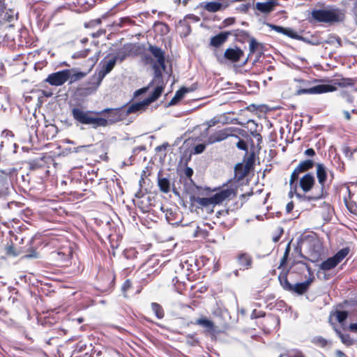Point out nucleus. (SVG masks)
Listing matches in <instances>:
<instances>
[{
  "label": "nucleus",
  "instance_id": "nucleus-1",
  "mask_svg": "<svg viewBox=\"0 0 357 357\" xmlns=\"http://www.w3.org/2000/svg\"><path fill=\"white\" fill-rule=\"evenodd\" d=\"M73 119L84 125H91L94 129L99 127H107L109 125L122 121L126 117L124 107L112 109L106 108L96 112L91 110H83L78 107L72 109Z\"/></svg>",
  "mask_w": 357,
  "mask_h": 357
},
{
  "label": "nucleus",
  "instance_id": "nucleus-2",
  "mask_svg": "<svg viewBox=\"0 0 357 357\" xmlns=\"http://www.w3.org/2000/svg\"><path fill=\"white\" fill-rule=\"evenodd\" d=\"M345 18L344 12L340 8L316 9L311 13V22L335 23L343 22Z\"/></svg>",
  "mask_w": 357,
  "mask_h": 357
},
{
  "label": "nucleus",
  "instance_id": "nucleus-3",
  "mask_svg": "<svg viewBox=\"0 0 357 357\" xmlns=\"http://www.w3.org/2000/svg\"><path fill=\"white\" fill-rule=\"evenodd\" d=\"M317 177L319 185L314 188L312 195H301L299 193H296V196L301 201L310 202L312 200L323 199L326 196L327 192L325 183L327 178V173L324 164H317Z\"/></svg>",
  "mask_w": 357,
  "mask_h": 357
},
{
  "label": "nucleus",
  "instance_id": "nucleus-4",
  "mask_svg": "<svg viewBox=\"0 0 357 357\" xmlns=\"http://www.w3.org/2000/svg\"><path fill=\"white\" fill-rule=\"evenodd\" d=\"M349 251L350 250L347 247L341 249L335 255L324 261L319 265V268L322 271H330L334 268L348 255Z\"/></svg>",
  "mask_w": 357,
  "mask_h": 357
},
{
  "label": "nucleus",
  "instance_id": "nucleus-5",
  "mask_svg": "<svg viewBox=\"0 0 357 357\" xmlns=\"http://www.w3.org/2000/svg\"><path fill=\"white\" fill-rule=\"evenodd\" d=\"M116 59H114L113 56L110 55L106 57L103 61H102V68L99 70L98 75L93 78L96 82L95 89L99 86L104 77L112 70L116 65Z\"/></svg>",
  "mask_w": 357,
  "mask_h": 357
},
{
  "label": "nucleus",
  "instance_id": "nucleus-6",
  "mask_svg": "<svg viewBox=\"0 0 357 357\" xmlns=\"http://www.w3.org/2000/svg\"><path fill=\"white\" fill-rule=\"evenodd\" d=\"M158 91H156V93L151 94L149 97L143 101L133 103L128 107H124L125 112H126V116L132 113L142 112L145 111V109L151 102H154L158 98Z\"/></svg>",
  "mask_w": 357,
  "mask_h": 357
},
{
  "label": "nucleus",
  "instance_id": "nucleus-7",
  "mask_svg": "<svg viewBox=\"0 0 357 357\" xmlns=\"http://www.w3.org/2000/svg\"><path fill=\"white\" fill-rule=\"evenodd\" d=\"M337 89L335 86L330 84H318L308 89H300L296 91V95L303 94H321L327 92H332Z\"/></svg>",
  "mask_w": 357,
  "mask_h": 357
},
{
  "label": "nucleus",
  "instance_id": "nucleus-8",
  "mask_svg": "<svg viewBox=\"0 0 357 357\" xmlns=\"http://www.w3.org/2000/svg\"><path fill=\"white\" fill-rule=\"evenodd\" d=\"M69 79L68 69L50 74L45 79L52 86H61Z\"/></svg>",
  "mask_w": 357,
  "mask_h": 357
},
{
  "label": "nucleus",
  "instance_id": "nucleus-9",
  "mask_svg": "<svg viewBox=\"0 0 357 357\" xmlns=\"http://www.w3.org/2000/svg\"><path fill=\"white\" fill-rule=\"evenodd\" d=\"M236 188L231 185L220 190L218 192L213 195L215 204H220L228 199L234 197L236 195Z\"/></svg>",
  "mask_w": 357,
  "mask_h": 357
},
{
  "label": "nucleus",
  "instance_id": "nucleus-10",
  "mask_svg": "<svg viewBox=\"0 0 357 357\" xmlns=\"http://www.w3.org/2000/svg\"><path fill=\"white\" fill-rule=\"evenodd\" d=\"M149 51L157 59L158 63L161 66L163 71L166 70L165 52L155 45H149Z\"/></svg>",
  "mask_w": 357,
  "mask_h": 357
},
{
  "label": "nucleus",
  "instance_id": "nucleus-11",
  "mask_svg": "<svg viewBox=\"0 0 357 357\" xmlns=\"http://www.w3.org/2000/svg\"><path fill=\"white\" fill-rule=\"evenodd\" d=\"M161 210L165 213V218L169 224L178 225L181 222V215L179 213L169 208L162 207Z\"/></svg>",
  "mask_w": 357,
  "mask_h": 357
},
{
  "label": "nucleus",
  "instance_id": "nucleus-12",
  "mask_svg": "<svg viewBox=\"0 0 357 357\" xmlns=\"http://www.w3.org/2000/svg\"><path fill=\"white\" fill-rule=\"evenodd\" d=\"M232 136L229 129H223L215 132L208 137V143L211 144L215 142H221L226 139L228 137Z\"/></svg>",
  "mask_w": 357,
  "mask_h": 357
},
{
  "label": "nucleus",
  "instance_id": "nucleus-13",
  "mask_svg": "<svg viewBox=\"0 0 357 357\" xmlns=\"http://www.w3.org/2000/svg\"><path fill=\"white\" fill-rule=\"evenodd\" d=\"M313 280L314 277H310L307 280L303 282H297L293 284L292 290L290 292L296 293L298 295L303 294L308 290Z\"/></svg>",
  "mask_w": 357,
  "mask_h": 357
},
{
  "label": "nucleus",
  "instance_id": "nucleus-14",
  "mask_svg": "<svg viewBox=\"0 0 357 357\" xmlns=\"http://www.w3.org/2000/svg\"><path fill=\"white\" fill-rule=\"evenodd\" d=\"M243 56V52L238 47L228 48L224 53V56L231 62H237Z\"/></svg>",
  "mask_w": 357,
  "mask_h": 357
},
{
  "label": "nucleus",
  "instance_id": "nucleus-15",
  "mask_svg": "<svg viewBox=\"0 0 357 357\" xmlns=\"http://www.w3.org/2000/svg\"><path fill=\"white\" fill-rule=\"evenodd\" d=\"M314 177L311 174H305L300 180V186L305 192H309L314 185Z\"/></svg>",
  "mask_w": 357,
  "mask_h": 357
},
{
  "label": "nucleus",
  "instance_id": "nucleus-16",
  "mask_svg": "<svg viewBox=\"0 0 357 357\" xmlns=\"http://www.w3.org/2000/svg\"><path fill=\"white\" fill-rule=\"evenodd\" d=\"M71 250L68 248L65 250H58L52 252V258L59 263L67 262L69 261L71 256Z\"/></svg>",
  "mask_w": 357,
  "mask_h": 357
},
{
  "label": "nucleus",
  "instance_id": "nucleus-17",
  "mask_svg": "<svg viewBox=\"0 0 357 357\" xmlns=\"http://www.w3.org/2000/svg\"><path fill=\"white\" fill-rule=\"evenodd\" d=\"M191 324L202 326L206 333H212L215 331L213 322L206 317L197 319L194 322L192 321Z\"/></svg>",
  "mask_w": 357,
  "mask_h": 357
},
{
  "label": "nucleus",
  "instance_id": "nucleus-18",
  "mask_svg": "<svg viewBox=\"0 0 357 357\" xmlns=\"http://www.w3.org/2000/svg\"><path fill=\"white\" fill-rule=\"evenodd\" d=\"M289 272V269L284 270L282 269V271L280 272V275H278V280L280 282V285L283 288L284 290L290 292L292 290L293 284H291L287 278V275Z\"/></svg>",
  "mask_w": 357,
  "mask_h": 357
},
{
  "label": "nucleus",
  "instance_id": "nucleus-19",
  "mask_svg": "<svg viewBox=\"0 0 357 357\" xmlns=\"http://www.w3.org/2000/svg\"><path fill=\"white\" fill-rule=\"evenodd\" d=\"M229 35H231L230 32H221L211 38L210 44L215 47H218L227 40Z\"/></svg>",
  "mask_w": 357,
  "mask_h": 357
},
{
  "label": "nucleus",
  "instance_id": "nucleus-20",
  "mask_svg": "<svg viewBox=\"0 0 357 357\" xmlns=\"http://www.w3.org/2000/svg\"><path fill=\"white\" fill-rule=\"evenodd\" d=\"M161 176L162 171H160L158 174V185L161 192L168 193L171 188L170 180L167 178H162Z\"/></svg>",
  "mask_w": 357,
  "mask_h": 357
},
{
  "label": "nucleus",
  "instance_id": "nucleus-21",
  "mask_svg": "<svg viewBox=\"0 0 357 357\" xmlns=\"http://www.w3.org/2000/svg\"><path fill=\"white\" fill-rule=\"evenodd\" d=\"M238 261L241 268L248 269L252 266V259L249 254L241 253L238 257Z\"/></svg>",
  "mask_w": 357,
  "mask_h": 357
},
{
  "label": "nucleus",
  "instance_id": "nucleus-22",
  "mask_svg": "<svg viewBox=\"0 0 357 357\" xmlns=\"http://www.w3.org/2000/svg\"><path fill=\"white\" fill-rule=\"evenodd\" d=\"M276 3L273 1L267 2H257L256 3V8L261 13H269L273 10Z\"/></svg>",
  "mask_w": 357,
  "mask_h": 357
},
{
  "label": "nucleus",
  "instance_id": "nucleus-23",
  "mask_svg": "<svg viewBox=\"0 0 357 357\" xmlns=\"http://www.w3.org/2000/svg\"><path fill=\"white\" fill-rule=\"evenodd\" d=\"M321 208L324 220L326 222L330 221L333 214V208L332 206L328 203L324 202L322 203Z\"/></svg>",
  "mask_w": 357,
  "mask_h": 357
},
{
  "label": "nucleus",
  "instance_id": "nucleus-24",
  "mask_svg": "<svg viewBox=\"0 0 357 357\" xmlns=\"http://www.w3.org/2000/svg\"><path fill=\"white\" fill-rule=\"evenodd\" d=\"M201 7L211 13L219 11L222 8V4L217 1L203 2L200 4Z\"/></svg>",
  "mask_w": 357,
  "mask_h": 357
},
{
  "label": "nucleus",
  "instance_id": "nucleus-25",
  "mask_svg": "<svg viewBox=\"0 0 357 357\" xmlns=\"http://www.w3.org/2000/svg\"><path fill=\"white\" fill-rule=\"evenodd\" d=\"M268 26L272 30H274L278 33L288 36L292 38H298V36L290 29H285L282 26L274 24H268Z\"/></svg>",
  "mask_w": 357,
  "mask_h": 357
},
{
  "label": "nucleus",
  "instance_id": "nucleus-26",
  "mask_svg": "<svg viewBox=\"0 0 357 357\" xmlns=\"http://www.w3.org/2000/svg\"><path fill=\"white\" fill-rule=\"evenodd\" d=\"M87 73L75 71V69L68 70V76H69V84H71L78 80L82 79L86 75Z\"/></svg>",
  "mask_w": 357,
  "mask_h": 357
},
{
  "label": "nucleus",
  "instance_id": "nucleus-27",
  "mask_svg": "<svg viewBox=\"0 0 357 357\" xmlns=\"http://www.w3.org/2000/svg\"><path fill=\"white\" fill-rule=\"evenodd\" d=\"M150 84L156 85V87L155 88L152 94H154L155 93H156V91H158V98H159L160 96V95L162 94L163 89H164V86H165L163 77H153V79L152 82L150 83Z\"/></svg>",
  "mask_w": 357,
  "mask_h": 357
},
{
  "label": "nucleus",
  "instance_id": "nucleus-28",
  "mask_svg": "<svg viewBox=\"0 0 357 357\" xmlns=\"http://www.w3.org/2000/svg\"><path fill=\"white\" fill-rule=\"evenodd\" d=\"M151 306L155 317L159 319H162L165 316V312L162 307L160 304L154 302L151 303Z\"/></svg>",
  "mask_w": 357,
  "mask_h": 357
},
{
  "label": "nucleus",
  "instance_id": "nucleus-29",
  "mask_svg": "<svg viewBox=\"0 0 357 357\" xmlns=\"http://www.w3.org/2000/svg\"><path fill=\"white\" fill-rule=\"evenodd\" d=\"M334 330L338 337L341 339V341L343 344L349 346L353 344V340L351 339L349 335L343 334L340 329L334 327Z\"/></svg>",
  "mask_w": 357,
  "mask_h": 357
},
{
  "label": "nucleus",
  "instance_id": "nucleus-30",
  "mask_svg": "<svg viewBox=\"0 0 357 357\" xmlns=\"http://www.w3.org/2000/svg\"><path fill=\"white\" fill-rule=\"evenodd\" d=\"M314 162L312 160H305L299 163L296 167L301 172H306L313 167Z\"/></svg>",
  "mask_w": 357,
  "mask_h": 357
},
{
  "label": "nucleus",
  "instance_id": "nucleus-31",
  "mask_svg": "<svg viewBox=\"0 0 357 357\" xmlns=\"http://www.w3.org/2000/svg\"><path fill=\"white\" fill-rule=\"evenodd\" d=\"M196 202L198 204L204 207H207L211 205H215V201L213 199V196L210 197H198L196 199Z\"/></svg>",
  "mask_w": 357,
  "mask_h": 357
},
{
  "label": "nucleus",
  "instance_id": "nucleus-32",
  "mask_svg": "<svg viewBox=\"0 0 357 357\" xmlns=\"http://www.w3.org/2000/svg\"><path fill=\"white\" fill-rule=\"evenodd\" d=\"M291 241H289L286 246L283 257L280 259V265L278 266L279 269L282 268L287 261L289 255L291 250Z\"/></svg>",
  "mask_w": 357,
  "mask_h": 357
},
{
  "label": "nucleus",
  "instance_id": "nucleus-33",
  "mask_svg": "<svg viewBox=\"0 0 357 357\" xmlns=\"http://www.w3.org/2000/svg\"><path fill=\"white\" fill-rule=\"evenodd\" d=\"M259 44L257 43V41L254 38H252L250 39V43H249L250 54L248 55V57L243 62V65L248 62V59L250 56V55L254 54L256 52L257 49L259 47Z\"/></svg>",
  "mask_w": 357,
  "mask_h": 357
},
{
  "label": "nucleus",
  "instance_id": "nucleus-34",
  "mask_svg": "<svg viewBox=\"0 0 357 357\" xmlns=\"http://www.w3.org/2000/svg\"><path fill=\"white\" fill-rule=\"evenodd\" d=\"M179 24L183 27L182 34L183 36H188L191 32L190 25L186 22L185 19L180 20Z\"/></svg>",
  "mask_w": 357,
  "mask_h": 357
},
{
  "label": "nucleus",
  "instance_id": "nucleus-35",
  "mask_svg": "<svg viewBox=\"0 0 357 357\" xmlns=\"http://www.w3.org/2000/svg\"><path fill=\"white\" fill-rule=\"evenodd\" d=\"M301 39L303 40L304 41L307 42L309 44L313 45H319L321 44H324V40L321 38H314L312 37L311 39H306L303 37H299Z\"/></svg>",
  "mask_w": 357,
  "mask_h": 357
},
{
  "label": "nucleus",
  "instance_id": "nucleus-36",
  "mask_svg": "<svg viewBox=\"0 0 357 357\" xmlns=\"http://www.w3.org/2000/svg\"><path fill=\"white\" fill-rule=\"evenodd\" d=\"M335 43H337L339 46L341 45L340 38L335 35H331L328 40H324V43L334 44Z\"/></svg>",
  "mask_w": 357,
  "mask_h": 357
},
{
  "label": "nucleus",
  "instance_id": "nucleus-37",
  "mask_svg": "<svg viewBox=\"0 0 357 357\" xmlns=\"http://www.w3.org/2000/svg\"><path fill=\"white\" fill-rule=\"evenodd\" d=\"M347 311H337L336 312L337 320L340 324H342L347 319Z\"/></svg>",
  "mask_w": 357,
  "mask_h": 357
},
{
  "label": "nucleus",
  "instance_id": "nucleus-38",
  "mask_svg": "<svg viewBox=\"0 0 357 357\" xmlns=\"http://www.w3.org/2000/svg\"><path fill=\"white\" fill-rule=\"evenodd\" d=\"M0 172L6 176H13L17 172V169L15 167H8L6 169H0Z\"/></svg>",
  "mask_w": 357,
  "mask_h": 357
},
{
  "label": "nucleus",
  "instance_id": "nucleus-39",
  "mask_svg": "<svg viewBox=\"0 0 357 357\" xmlns=\"http://www.w3.org/2000/svg\"><path fill=\"white\" fill-rule=\"evenodd\" d=\"M302 173L300 170H298V168L296 167L293 172L291 173V178H290V185L292 186L293 184L296 181L298 180L299 177V174Z\"/></svg>",
  "mask_w": 357,
  "mask_h": 357
},
{
  "label": "nucleus",
  "instance_id": "nucleus-40",
  "mask_svg": "<svg viewBox=\"0 0 357 357\" xmlns=\"http://www.w3.org/2000/svg\"><path fill=\"white\" fill-rule=\"evenodd\" d=\"M89 52V49L76 52L73 54V58H74V59L84 58L88 55Z\"/></svg>",
  "mask_w": 357,
  "mask_h": 357
},
{
  "label": "nucleus",
  "instance_id": "nucleus-41",
  "mask_svg": "<svg viewBox=\"0 0 357 357\" xmlns=\"http://www.w3.org/2000/svg\"><path fill=\"white\" fill-rule=\"evenodd\" d=\"M153 69L154 70V77H162V68L161 66L158 63H154L153 65Z\"/></svg>",
  "mask_w": 357,
  "mask_h": 357
},
{
  "label": "nucleus",
  "instance_id": "nucleus-42",
  "mask_svg": "<svg viewBox=\"0 0 357 357\" xmlns=\"http://www.w3.org/2000/svg\"><path fill=\"white\" fill-rule=\"evenodd\" d=\"M312 342L321 347H324L327 344V341L320 336L314 337L312 340Z\"/></svg>",
  "mask_w": 357,
  "mask_h": 357
},
{
  "label": "nucleus",
  "instance_id": "nucleus-43",
  "mask_svg": "<svg viewBox=\"0 0 357 357\" xmlns=\"http://www.w3.org/2000/svg\"><path fill=\"white\" fill-rule=\"evenodd\" d=\"M251 4L250 3H242L236 7V10L240 13H245L248 12L249 8H250Z\"/></svg>",
  "mask_w": 357,
  "mask_h": 357
},
{
  "label": "nucleus",
  "instance_id": "nucleus-44",
  "mask_svg": "<svg viewBox=\"0 0 357 357\" xmlns=\"http://www.w3.org/2000/svg\"><path fill=\"white\" fill-rule=\"evenodd\" d=\"M128 56L127 52L125 50L119 51L116 56H112L114 59H116V61L119 60L123 61Z\"/></svg>",
  "mask_w": 357,
  "mask_h": 357
},
{
  "label": "nucleus",
  "instance_id": "nucleus-45",
  "mask_svg": "<svg viewBox=\"0 0 357 357\" xmlns=\"http://www.w3.org/2000/svg\"><path fill=\"white\" fill-rule=\"evenodd\" d=\"M131 287V281L130 280H126L121 286V291L124 294V296L126 297V292Z\"/></svg>",
  "mask_w": 357,
  "mask_h": 357
},
{
  "label": "nucleus",
  "instance_id": "nucleus-46",
  "mask_svg": "<svg viewBox=\"0 0 357 357\" xmlns=\"http://www.w3.org/2000/svg\"><path fill=\"white\" fill-rule=\"evenodd\" d=\"M338 86L341 87H345L347 86L353 85L352 79H342L340 82L336 83Z\"/></svg>",
  "mask_w": 357,
  "mask_h": 357
},
{
  "label": "nucleus",
  "instance_id": "nucleus-47",
  "mask_svg": "<svg viewBox=\"0 0 357 357\" xmlns=\"http://www.w3.org/2000/svg\"><path fill=\"white\" fill-rule=\"evenodd\" d=\"M205 149H206V144H199L195 146L193 153L195 154H200V153H203Z\"/></svg>",
  "mask_w": 357,
  "mask_h": 357
},
{
  "label": "nucleus",
  "instance_id": "nucleus-48",
  "mask_svg": "<svg viewBox=\"0 0 357 357\" xmlns=\"http://www.w3.org/2000/svg\"><path fill=\"white\" fill-rule=\"evenodd\" d=\"M186 92L187 90L185 88L178 90L174 96V99L181 100Z\"/></svg>",
  "mask_w": 357,
  "mask_h": 357
},
{
  "label": "nucleus",
  "instance_id": "nucleus-49",
  "mask_svg": "<svg viewBox=\"0 0 357 357\" xmlns=\"http://www.w3.org/2000/svg\"><path fill=\"white\" fill-rule=\"evenodd\" d=\"M6 252L7 255L17 256V253L15 252L13 245H7L6 246Z\"/></svg>",
  "mask_w": 357,
  "mask_h": 357
},
{
  "label": "nucleus",
  "instance_id": "nucleus-50",
  "mask_svg": "<svg viewBox=\"0 0 357 357\" xmlns=\"http://www.w3.org/2000/svg\"><path fill=\"white\" fill-rule=\"evenodd\" d=\"M236 146L240 150L243 151H247L248 150V146L246 142L243 139H239L238 142L236 144Z\"/></svg>",
  "mask_w": 357,
  "mask_h": 357
},
{
  "label": "nucleus",
  "instance_id": "nucleus-51",
  "mask_svg": "<svg viewBox=\"0 0 357 357\" xmlns=\"http://www.w3.org/2000/svg\"><path fill=\"white\" fill-rule=\"evenodd\" d=\"M297 265L298 266L299 270H301V271H304L305 270H307L310 273V268L309 267V266L307 264L301 261V262H298L297 264Z\"/></svg>",
  "mask_w": 357,
  "mask_h": 357
},
{
  "label": "nucleus",
  "instance_id": "nucleus-52",
  "mask_svg": "<svg viewBox=\"0 0 357 357\" xmlns=\"http://www.w3.org/2000/svg\"><path fill=\"white\" fill-rule=\"evenodd\" d=\"M288 357H304V356L300 351L294 350L288 354Z\"/></svg>",
  "mask_w": 357,
  "mask_h": 357
},
{
  "label": "nucleus",
  "instance_id": "nucleus-53",
  "mask_svg": "<svg viewBox=\"0 0 357 357\" xmlns=\"http://www.w3.org/2000/svg\"><path fill=\"white\" fill-rule=\"evenodd\" d=\"M136 253L137 252L135 250L130 249L125 251L124 255L126 258H132L135 257Z\"/></svg>",
  "mask_w": 357,
  "mask_h": 357
},
{
  "label": "nucleus",
  "instance_id": "nucleus-54",
  "mask_svg": "<svg viewBox=\"0 0 357 357\" xmlns=\"http://www.w3.org/2000/svg\"><path fill=\"white\" fill-rule=\"evenodd\" d=\"M131 22V20L126 17H121L119 19V22L117 24L119 26H123L124 23H130Z\"/></svg>",
  "mask_w": 357,
  "mask_h": 357
},
{
  "label": "nucleus",
  "instance_id": "nucleus-55",
  "mask_svg": "<svg viewBox=\"0 0 357 357\" xmlns=\"http://www.w3.org/2000/svg\"><path fill=\"white\" fill-rule=\"evenodd\" d=\"M235 19L234 17H228L225 19L223 22L225 26H229L234 23Z\"/></svg>",
  "mask_w": 357,
  "mask_h": 357
},
{
  "label": "nucleus",
  "instance_id": "nucleus-56",
  "mask_svg": "<svg viewBox=\"0 0 357 357\" xmlns=\"http://www.w3.org/2000/svg\"><path fill=\"white\" fill-rule=\"evenodd\" d=\"M148 90V87H144V88H142L140 89H138L135 92V96L137 97V96H139V95L142 94V93H144L145 92H146V91Z\"/></svg>",
  "mask_w": 357,
  "mask_h": 357
},
{
  "label": "nucleus",
  "instance_id": "nucleus-57",
  "mask_svg": "<svg viewBox=\"0 0 357 357\" xmlns=\"http://www.w3.org/2000/svg\"><path fill=\"white\" fill-rule=\"evenodd\" d=\"M185 174L187 177L190 178L193 174V170L190 167H186L185 169Z\"/></svg>",
  "mask_w": 357,
  "mask_h": 357
},
{
  "label": "nucleus",
  "instance_id": "nucleus-58",
  "mask_svg": "<svg viewBox=\"0 0 357 357\" xmlns=\"http://www.w3.org/2000/svg\"><path fill=\"white\" fill-rule=\"evenodd\" d=\"M352 13L355 16V20L357 24V0H355V3L354 5V7L352 8Z\"/></svg>",
  "mask_w": 357,
  "mask_h": 357
},
{
  "label": "nucleus",
  "instance_id": "nucleus-59",
  "mask_svg": "<svg viewBox=\"0 0 357 357\" xmlns=\"http://www.w3.org/2000/svg\"><path fill=\"white\" fill-rule=\"evenodd\" d=\"M305 155L307 156H314L315 155V151L313 149H307L305 151Z\"/></svg>",
  "mask_w": 357,
  "mask_h": 357
},
{
  "label": "nucleus",
  "instance_id": "nucleus-60",
  "mask_svg": "<svg viewBox=\"0 0 357 357\" xmlns=\"http://www.w3.org/2000/svg\"><path fill=\"white\" fill-rule=\"evenodd\" d=\"M294 208V203L293 202H290L287 204L286 211L287 213H290Z\"/></svg>",
  "mask_w": 357,
  "mask_h": 357
},
{
  "label": "nucleus",
  "instance_id": "nucleus-61",
  "mask_svg": "<svg viewBox=\"0 0 357 357\" xmlns=\"http://www.w3.org/2000/svg\"><path fill=\"white\" fill-rule=\"evenodd\" d=\"M143 60L146 63H150L152 62V59L151 56L146 54L144 55Z\"/></svg>",
  "mask_w": 357,
  "mask_h": 357
},
{
  "label": "nucleus",
  "instance_id": "nucleus-62",
  "mask_svg": "<svg viewBox=\"0 0 357 357\" xmlns=\"http://www.w3.org/2000/svg\"><path fill=\"white\" fill-rule=\"evenodd\" d=\"M349 330L352 332L357 331V323H353L349 325Z\"/></svg>",
  "mask_w": 357,
  "mask_h": 357
},
{
  "label": "nucleus",
  "instance_id": "nucleus-63",
  "mask_svg": "<svg viewBox=\"0 0 357 357\" xmlns=\"http://www.w3.org/2000/svg\"><path fill=\"white\" fill-rule=\"evenodd\" d=\"M6 191L5 190H0V199H5L6 197Z\"/></svg>",
  "mask_w": 357,
  "mask_h": 357
},
{
  "label": "nucleus",
  "instance_id": "nucleus-64",
  "mask_svg": "<svg viewBox=\"0 0 357 357\" xmlns=\"http://www.w3.org/2000/svg\"><path fill=\"white\" fill-rule=\"evenodd\" d=\"M343 113H344V117L347 120L349 121L351 119V114L348 111H344Z\"/></svg>",
  "mask_w": 357,
  "mask_h": 357
}]
</instances>
